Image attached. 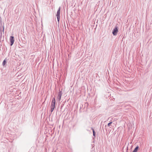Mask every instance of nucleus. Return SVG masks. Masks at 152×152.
I'll list each match as a JSON object with an SVG mask.
<instances>
[{
	"instance_id": "f257e3e1",
	"label": "nucleus",
	"mask_w": 152,
	"mask_h": 152,
	"mask_svg": "<svg viewBox=\"0 0 152 152\" xmlns=\"http://www.w3.org/2000/svg\"><path fill=\"white\" fill-rule=\"evenodd\" d=\"M118 31V28L117 26H116L115 28L113 30L112 33L113 35L116 36L117 34V33Z\"/></svg>"
},
{
	"instance_id": "f03ea898",
	"label": "nucleus",
	"mask_w": 152,
	"mask_h": 152,
	"mask_svg": "<svg viewBox=\"0 0 152 152\" xmlns=\"http://www.w3.org/2000/svg\"><path fill=\"white\" fill-rule=\"evenodd\" d=\"M60 7L59 8L58 10V11L57 12V14H56V16H57V20L58 22H59L60 18Z\"/></svg>"
},
{
	"instance_id": "7ed1b4c3",
	"label": "nucleus",
	"mask_w": 152,
	"mask_h": 152,
	"mask_svg": "<svg viewBox=\"0 0 152 152\" xmlns=\"http://www.w3.org/2000/svg\"><path fill=\"white\" fill-rule=\"evenodd\" d=\"M56 101L54 97L53 98L50 106L51 107L54 108L55 106Z\"/></svg>"
},
{
	"instance_id": "20e7f679",
	"label": "nucleus",
	"mask_w": 152,
	"mask_h": 152,
	"mask_svg": "<svg viewBox=\"0 0 152 152\" xmlns=\"http://www.w3.org/2000/svg\"><path fill=\"white\" fill-rule=\"evenodd\" d=\"M10 45L12 46L14 42V37L13 36H10Z\"/></svg>"
},
{
	"instance_id": "39448f33",
	"label": "nucleus",
	"mask_w": 152,
	"mask_h": 152,
	"mask_svg": "<svg viewBox=\"0 0 152 152\" xmlns=\"http://www.w3.org/2000/svg\"><path fill=\"white\" fill-rule=\"evenodd\" d=\"M62 95V92L61 91H60L58 94V96L57 97L58 101H60L61 96Z\"/></svg>"
},
{
	"instance_id": "423d86ee",
	"label": "nucleus",
	"mask_w": 152,
	"mask_h": 152,
	"mask_svg": "<svg viewBox=\"0 0 152 152\" xmlns=\"http://www.w3.org/2000/svg\"><path fill=\"white\" fill-rule=\"evenodd\" d=\"M139 148V146H137L134 149L132 152H137Z\"/></svg>"
},
{
	"instance_id": "0eeeda50",
	"label": "nucleus",
	"mask_w": 152,
	"mask_h": 152,
	"mask_svg": "<svg viewBox=\"0 0 152 152\" xmlns=\"http://www.w3.org/2000/svg\"><path fill=\"white\" fill-rule=\"evenodd\" d=\"M91 129H92V131H93V135L94 136H95V132L94 131V129L93 128H92Z\"/></svg>"
},
{
	"instance_id": "6e6552de",
	"label": "nucleus",
	"mask_w": 152,
	"mask_h": 152,
	"mask_svg": "<svg viewBox=\"0 0 152 152\" xmlns=\"http://www.w3.org/2000/svg\"><path fill=\"white\" fill-rule=\"evenodd\" d=\"M6 63V61H5V60H4L3 62V63H2L3 65V66H4L5 64Z\"/></svg>"
},
{
	"instance_id": "1a4fd4ad",
	"label": "nucleus",
	"mask_w": 152,
	"mask_h": 152,
	"mask_svg": "<svg viewBox=\"0 0 152 152\" xmlns=\"http://www.w3.org/2000/svg\"><path fill=\"white\" fill-rule=\"evenodd\" d=\"M112 122L109 123L107 124V126H110L111 124H112Z\"/></svg>"
},
{
	"instance_id": "9d476101",
	"label": "nucleus",
	"mask_w": 152,
	"mask_h": 152,
	"mask_svg": "<svg viewBox=\"0 0 152 152\" xmlns=\"http://www.w3.org/2000/svg\"><path fill=\"white\" fill-rule=\"evenodd\" d=\"M51 112L52 113L53 111L54 108L51 107Z\"/></svg>"
},
{
	"instance_id": "9b49d317",
	"label": "nucleus",
	"mask_w": 152,
	"mask_h": 152,
	"mask_svg": "<svg viewBox=\"0 0 152 152\" xmlns=\"http://www.w3.org/2000/svg\"><path fill=\"white\" fill-rule=\"evenodd\" d=\"M4 27H3V30L4 31Z\"/></svg>"
}]
</instances>
